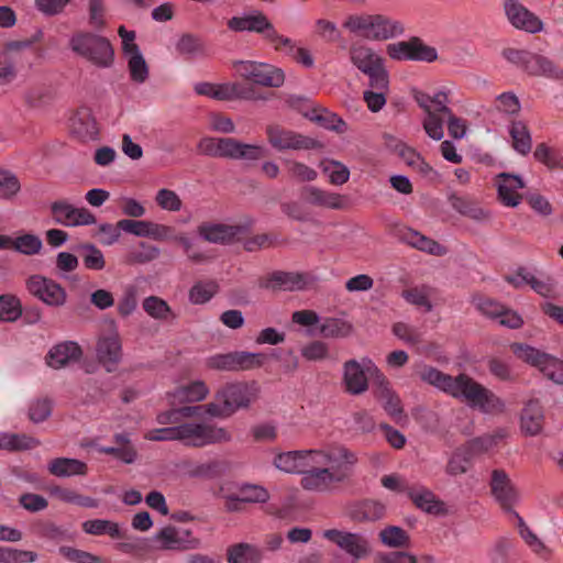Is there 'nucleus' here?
Here are the masks:
<instances>
[{
  "instance_id": "0eeeda50",
  "label": "nucleus",
  "mask_w": 563,
  "mask_h": 563,
  "mask_svg": "<svg viewBox=\"0 0 563 563\" xmlns=\"http://www.w3.org/2000/svg\"><path fill=\"white\" fill-rule=\"evenodd\" d=\"M268 355L262 352L235 351L214 354L206 358V366L210 369L239 372L262 367Z\"/></svg>"
},
{
  "instance_id": "b1692460",
  "label": "nucleus",
  "mask_w": 563,
  "mask_h": 563,
  "mask_svg": "<svg viewBox=\"0 0 563 563\" xmlns=\"http://www.w3.org/2000/svg\"><path fill=\"white\" fill-rule=\"evenodd\" d=\"M210 389L203 380H194L166 394L169 409L183 408L185 404L199 402L207 398Z\"/></svg>"
},
{
  "instance_id": "dca6fc26",
  "label": "nucleus",
  "mask_w": 563,
  "mask_h": 563,
  "mask_svg": "<svg viewBox=\"0 0 563 563\" xmlns=\"http://www.w3.org/2000/svg\"><path fill=\"white\" fill-rule=\"evenodd\" d=\"M228 27L235 32L249 31L260 33L272 45H274L276 41L283 42L282 34L276 31L275 26L262 12L244 16H233L229 20ZM284 43L288 42L284 40Z\"/></svg>"
},
{
  "instance_id": "a18cd8bd",
  "label": "nucleus",
  "mask_w": 563,
  "mask_h": 563,
  "mask_svg": "<svg viewBox=\"0 0 563 563\" xmlns=\"http://www.w3.org/2000/svg\"><path fill=\"white\" fill-rule=\"evenodd\" d=\"M509 134L512 140V147L517 153L527 155L531 152L532 137L525 122L512 121L509 126Z\"/></svg>"
},
{
  "instance_id": "f257e3e1",
  "label": "nucleus",
  "mask_w": 563,
  "mask_h": 563,
  "mask_svg": "<svg viewBox=\"0 0 563 563\" xmlns=\"http://www.w3.org/2000/svg\"><path fill=\"white\" fill-rule=\"evenodd\" d=\"M261 387L257 382L235 380L217 389L214 400L206 405L159 411L156 422L165 426L145 432L144 439L153 442L177 441L189 448H205L232 441V433L224 427L209 422L185 421L206 413L225 419L241 410H249L257 401Z\"/></svg>"
},
{
  "instance_id": "338daca9",
  "label": "nucleus",
  "mask_w": 563,
  "mask_h": 563,
  "mask_svg": "<svg viewBox=\"0 0 563 563\" xmlns=\"http://www.w3.org/2000/svg\"><path fill=\"white\" fill-rule=\"evenodd\" d=\"M22 313L20 300L12 295L0 296V320L13 322Z\"/></svg>"
},
{
  "instance_id": "13d9d810",
  "label": "nucleus",
  "mask_w": 563,
  "mask_h": 563,
  "mask_svg": "<svg viewBox=\"0 0 563 563\" xmlns=\"http://www.w3.org/2000/svg\"><path fill=\"white\" fill-rule=\"evenodd\" d=\"M533 157L537 162L545 165L551 169L563 166V155L561 152L545 143H540L537 145L533 152Z\"/></svg>"
},
{
  "instance_id": "2eb2a0df",
  "label": "nucleus",
  "mask_w": 563,
  "mask_h": 563,
  "mask_svg": "<svg viewBox=\"0 0 563 563\" xmlns=\"http://www.w3.org/2000/svg\"><path fill=\"white\" fill-rule=\"evenodd\" d=\"M472 303L483 316L497 320L503 327L519 329L523 324L520 314L493 298L477 294L473 296Z\"/></svg>"
},
{
  "instance_id": "f03ea898",
  "label": "nucleus",
  "mask_w": 563,
  "mask_h": 563,
  "mask_svg": "<svg viewBox=\"0 0 563 563\" xmlns=\"http://www.w3.org/2000/svg\"><path fill=\"white\" fill-rule=\"evenodd\" d=\"M419 377L482 413L498 415L506 409V404L499 396L467 374L462 373L453 377L435 367L423 365L419 371Z\"/></svg>"
},
{
  "instance_id": "7ed1b4c3",
  "label": "nucleus",
  "mask_w": 563,
  "mask_h": 563,
  "mask_svg": "<svg viewBox=\"0 0 563 563\" xmlns=\"http://www.w3.org/2000/svg\"><path fill=\"white\" fill-rule=\"evenodd\" d=\"M342 26L350 33L371 41H387L405 32L400 21L384 14H351L344 20Z\"/></svg>"
},
{
  "instance_id": "aec40b11",
  "label": "nucleus",
  "mask_w": 563,
  "mask_h": 563,
  "mask_svg": "<svg viewBox=\"0 0 563 563\" xmlns=\"http://www.w3.org/2000/svg\"><path fill=\"white\" fill-rule=\"evenodd\" d=\"M368 361L372 360L364 357L361 362L350 360L344 363L343 384L349 394L361 395L368 389V378L372 379L366 364Z\"/></svg>"
},
{
  "instance_id": "9b49d317",
  "label": "nucleus",
  "mask_w": 563,
  "mask_h": 563,
  "mask_svg": "<svg viewBox=\"0 0 563 563\" xmlns=\"http://www.w3.org/2000/svg\"><path fill=\"white\" fill-rule=\"evenodd\" d=\"M386 52L395 60H415L432 63L438 59L434 47L427 45L420 37L412 36L408 41L390 43Z\"/></svg>"
},
{
  "instance_id": "4be33fe9",
  "label": "nucleus",
  "mask_w": 563,
  "mask_h": 563,
  "mask_svg": "<svg viewBox=\"0 0 563 563\" xmlns=\"http://www.w3.org/2000/svg\"><path fill=\"white\" fill-rule=\"evenodd\" d=\"M490 490L495 500L506 511H512L518 501V493L504 470H494L490 477Z\"/></svg>"
},
{
  "instance_id": "2f4dec72",
  "label": "nucleus",
  "mask_w": 563,
  "mask_h": 563,
  "mask_svg": "<svg viewBox=\"0 0 563 563\" xmlns=\"http://www.w3.org/2000/svg\"><path fill=\"white\" fill-rule=\"evenodd\" d=\"M47 470L56 477L85 476L88 473V465L77 459L56 457L49 461Z\"/></svg>"
},
{
  "instance_id": "bb28decb",
  "label": "nucleus",
  "mask_w": 563,
  "mask_h": 563,
  "mask_svg": "<svg viewBox=\"0 0 563 563\" xmlns=\"http://www.w3.org/2000/svg\"><path fill=\"white\" fill-rule=\"evenodd\" d=\"M301 196L307 203L316 207L340 210L346 205V200L342 195L330 192L316 186L303 187Z\"/></svg>"
},
{
  "instance_id": "680f3d73",
  "label": "nucleus",
  "mask_w": 563,
  "mask_h": 563,
  "mask_svg": "<svg viewBox=\"0 0 563 563\" xmlns=\"http://www.w3.org/2000/svg\"><path fill=\"white\" fill-rule=\"evenodd\" d=\"M84 266L90 271H102L106 267L104 255L95 244L86 243L80 246Z\"/></svg>"
},
{
  "instance_id": "79ce46f5",
  "label": "nucleus",
  "mask_w": 563,
  "mask_h": 563,
  "mask_svg": "<svg viewBox=\"0 0 563 563\" xmlns=\"http://www.w3.org/2000/svg\"><path fill=\"white\" fill-rule=\"evenodd\" d=\"M219 289L220 286L214 279L198 280L190 287L188 300L192 305H205L219 292Z\"/></svg>"
},
{
  "instance_id": "0e129e2a",
  "label": "nucleus",
  "mask_w": 563,
  "mask_h": 563,
  "mask_svg": "<svg viewBox=\"0 0 563 563\" xmlns=\"http://www.w3.org/2000/svg\"><path fill=\"white\" fill-rule=\"evenodd\" d=\"M137 288L135 285H126L118 301L117 311L120 317H130L137 308Z\"/></svg>"
},
{
  "instance_id": "ea45409f",
  "label": "nucleus",
  "mask_w": 563,
  "mask_h": 563,
  "mask_svg": "<svg viewBox=\"0 0 563 563\" xmlns=\"http://www.w3.org/2000/svg\"><path fill=\"white\" fill-rule=\"evenodd\" d=\"M142 308L148 317L162 322L173 321L176 318L168 302L158 296H148L143 299Z\"/></svg>"
},
{
  "instance_id": "393cba45",
  "label": "nucleus",
  "mask_w": 563,
  "mask_h": 563,
  "mask_svg": "<svg viewBox=\"0 0 563 563\" xmlns=\"http://www.w3.org/2000/svg\"><path fill=\"white\" fill-rule=\"evenodd\" d=\"M246 230L247 225L205 222L198 227V234L210 243L227 244L246 232Z\"/></svg>"
},
{
  "instance_id": "f8f14e48",
  "label": "nucleus",
  "mask_w": 563,
  "mask_h": 563,
  "mask_svg": "<svg viewBox=\"0 0 563 563\" xmlns=\"http://www.w3.org/2000/svg\"><path fill=\"white\" fill-rule=\"evenodd\" d=\"M322 537L344 551L352 559V563L366 559L372 552L369 541L360 533L328 529L322 532Z\"/></svg>"
},
{
  "instance_id": "c03bdc74",
  "label": "nucleus",
  "mask_w": 563,
  "mask_h": 563,
  "mask_svg": "<svg viewBox=\"0 0 563 563\" xmlns=\"http://www.w3.org/2000/svg\"><path fill=\"white\" fill-rule=\"evenodd\" d=\"M161 255V250L146 242H139L136 246L132 247L125 254V263L129 265H144L157 260Z\"/></svg>"
},
{
  "instance_id": "69168bd1",
  "label": "nucleus",
  "mask_w": 563,
  "mask_h": 563,
  "mask_svg": "<svg viewBox=\"0 0 563 563\" xmlns=\"http://www.w3.org/2000/svg\"><path fill=\"white\" fill-rule=\"evenodd\" d=\"M236 493L244 504H264L269 499L267 489L260 485L244 484Z\"/></svg>"
},
{
  "instance_id": "39448f33",
  "label": "nucleus",
  "mask_w": 563,
  "mask_h": 563,
  "mask_svg": "<svg viewBox=\"0 0 563 563\" xmlns=\"http://www.w3.org/2000/svg\"><path fill=\"white\" fill-rule=\"evenodd\" d=\"M510 349L518 358L537 367L550 380L563 385V362L561 360L523 343H514Z\"/></svg>"
},
{
  "instance_id": "4c0bfd02",
  "label": "nucleus",
  "mask_w": 563,
  "mask_h": 563,
  "mask_svg": "<svg viewBox=\"0 0 563 563\" xmlns=\"http://www.w3.org/2000/svg\"><path fill=\"white\" fill-rule=\"evenodd\" d=\"M30 532L40 539L62 542L68 538L67 531L48 519H35L30 525Z\"/></svg>"
},
{
  "instance_id": "6e6d98bb",
  "label": "nucleus",
  "mask_w": 563,
  "mask_h": 563,
  "mask_svg": "<svg viewBox=\"0 0 563 563\" xmlns=\"http://www.w3.org/2000/svg\"><path fill=\"white\" fill-rule=\"evenodd\" d=\"M379 540L388 548H406L410 544L407 531L397 526H388L380 530Z\"/></svg>"
},
{
  "instance_id": "6ab92c4d",
  "label": "nucleus",
  "mask_w": 563,
  "mask_h": 563,
  "mask_svg": "<svg viewBox=\"0 0 563 563\" xmlns=\"http://www.w3.org/2000/svg\"><path fill=\"white\" fill-rule=\"evenodd\" d=\"M96 356L108 372L117 368L122 358V343L117 330L112 329L99 335L96 344Z\"/></svg>"
},
{
  "instance_id": "c85d7f7f",
  "label": "nucleus",
  "mask_w": 563,
  "mask_h": 563,
  "mask_svg": "<svg viewBox=\"0 0 563 563\" xmlns=\"http://www.w3.org/2000/svg\"><path fill=\"white\" fill-rule=\"evenodd\" d=\"M236 140L233 137H202L197 145L200 154L233 159L236 148Z\"/></svg>"
},
{
  "instance_id": "c756f323",
  "label": "nucleus",
  "mask_w": 563,
  "mask_h": 563,
  "mask_svg": "<svg viewBox=\"0 0 563 563\" xmlns=\"http://www.w3.org/2000/svg\"><path fill=\"white\" fill-rule=\"evenodd\" d=\"M544 410L541 402L537 399L529 400L520 416V427L525 434L537 435L543 429Z\"/></svg>"
},
{
  "instance_id": "49530a36",
  "label": "nucleus",
  "mask_w": 563,
  "mask_h": 563,
  "mask_svg": "<svg viewBox=\"0 0 563 563\" xmlns=\"http://www.w3.org/2000/svg\"><path fill=\"white\" fill-rule=\"evenodd\" d=\"M40 445V441L33 437L18 433H0V450L24 451Z\"/></svg>"
},
{
  "instance_id": "4d7b16f0",
  "label": "nucleus",
  "mask_w": 563,
  "mask_h": 563,
  "mask_svg": "<svg viewBox=\"0 0 563 563\" xmlns=\"http://www.w3.org/2000/svg\"><path fill=\"white\" fill-rule=\"evenodd\" d=\"M352 330L350 322L339 318H327L320 325V334L324 338H346Z\"/></svg>"
},
{
  "instance_id": "e2e57ef3",
  "label": "nucleus",
  "mask_w": 563,
  "mask_h": 563,
  "mask_svg": "<svg viewBox=\"0 0 563 563\" xmlns=\"http://www.w3.org/2000/svg\"><path fill=\"white\" fill-rule=\"evenodd\" d=\"M194 90L199 96H206L208 98L218 100V101H229V91L228 82L225 84H212L208 81L197 82L194 86Z\"/></svg>"
},
{
  "instance_id": "20e7f679",
  "label": "nucleus",
  "mask_w": 563,
  "mask_h": 563,
  "mask_svg": "<svg viewBox=\"0 0 563 563\" xmlns=\"http://www.w3.org/2000/svg\"><path fill=\"white\" fill-rule=\"evenodd\" d=\"M69 48L98 68H110L114 63V49L110 41L92 32H75L69 38Z\"/></svg>"
},
{
  "instance_id": "1a4fd4ad",
  "label": "nucleus",
  "mask_w": 563,
  "mask_h": 563,
  "mask_svg": "<svg viewBox=\"0 0 563 563\" xmlns=\"http://www.w3.org/2000/svg\"><path fill=\"white\" fill-rule=\"evenodd\" d=\"M351 63L373 81L374 86L382 88L388 71L384 59L365 44H353L350 47Z\"/></svg>"
},
{
  "instance_id": "8fccbe9b",
  "label": "nucleus",
  "mask_w": 563,
  "mask_h": 563,
  "mask_svg": "<svg viewBox=\"0 0 563 563\" xmlns=\"http://www.w3.org/2000/svg\"><path fill=\"white\" fill-rule=\"evenodd\" d=\"M382 88L374 86L373 81L368 80L369 88L363 92L364 101L372 112H378L383 109L387 101V93L389 91V76H385Z\"/></svg>"
},
{
  "instance_id": "7c9ffc66",
  "label": "nucleus",
  "mask_w": 563,
  "mask_h": 563,
  "mask_svg": "<svg viewBox=\"0 0 563 563\" xmlns=\"http://www.w3.org/2000/svg\"><path fill=\"white\" fill-rule=\"evenodd\" d=\"M522 67L533 76H544L552 79L563 78V69L542 55L529 53Z\"/></svg>"
},
{
  "instance_id": "58836bf2",
  "label": "nucleus",
  "mask_w": 563,
  "mask_h": 563,
  "mask_svg": "<svg viewBox=\"0 0 563 563\" xmlns=\"http://www.w3.org/2000/svg\"><path fill=\"white\" fill-rule=\"evenodd\" d=\"M401 239L411 245L412 247H416L422 252L432 254V255H444L446 253V250L444 246L435 242L434 240L427 238L419 233L418 231H415L412 229H407L402 232Z\"/></svg>"
},
{
  "instance_id": "f3484780",
  "label": "nucleus",
  "mask_w": 563,
  "mask_h": 563,
  "mask_svg": "<svg viewBox=\"0 0 563 563\" xmlns=\"http://www.w3.org/2000/svg\"><path fill=\"white\" fill-rule=\"evenodd\" d=\"M29 292L52 307H60L66 302V290L55 280L41 275H33L26 280Z\"/></svg>"
},
{
  "instance_id": "864d4df0",
  "label": "nucleus",
  "mask_w": 563,
  "mask_h": 563,
  "mask_svg": "<svg viewBox=\"0 0 563 563\" xmlns=\"http://www.w3.org/2000/svg\"><path fill=\"white\" fill-rule=\"evenodd\" d=\"M71 126L74 132L82 137H92L98 132L96 121L88 109L76 112L71 119Z\"/></svg>"
},
{
  "instance_id": "4468645a",
  "label": "nucleus",
  "mask_w": 563,
  "mask_h": 563,
  "mask_svg": "<svg viewBox=\"0 0 563 563\" xmlns=\"http://www.w3.org/2000/svg\"><path fill=\"white\" fill-rule=\"evenodd\" d=\"M51 217L63 227H84L97 222L95 214L84 207H76L66 199H58L49 206Z\"/></svg>"
},
{
  "instance_id": "f704fd0d",
  "label": "nucleus",
  "mask_w": 563,
  "mask_h": 563,
  "mask_svg": "<svg viewBox=\"0 0 563 563\" xmlns=\"http://www.w3.org/2000/svg\"><path fill=\"white\" fill-rule=\"evenodd\" d=\"M407 496L422 511L428 514H438L440 511V503L435 495L426 486L411 484Z\"/></svg>"
},
{
  "instance_id": "cd10ccee",
  "label": "nucleus",
  "mask_w": 563,
  "mask_h": 563,
  "mask_svg": "<svg viewBox=\"0 0 563 563\" xmlns=\"http://www.w3.org/2000/svg\"><path fill=\"white\" fill-rule=\"evenodd\" d=\"M339 483L328 467L303 471L300 479L303 489L317 493L330 492Z\"/></svg>"
},
{
  "instance_id": "5fc2aeb1",
  "label": "nucleus",
  "mask_w": 563,
  "mask_h": 563,
  "mask_svg": "<svg viewBox=\"0 0 563 563\" xmlns=\"http://www.w3.org/2000/svg\"><path fill=\"white\" fill-rule=\"evenodd\" d=\"M432 288L427 285L416 286L409 289H405L401 297L409 303L423 308L424 311L429 312L433 306L430 301Z\"/></svg>"
},
{
  "instance_id": "e433bc0d",
  "label": "nucleus",
  "mask_w": 563,
  "mask_h": 563,
  "mask_svg": "<svg viewBox=\"0 0 563 563\" xmlns=\"http://www.w3.org/2000/svg\"><path fill=\"white\" fill-rule=\"evenodd\" d=\"M385 516V506L375 500H363L350 508V517L357 522L376 521Z\"/></svg>"
},
{
  "instance_id": "a19ab883",
  "label": "nucleus",
  "mask_w": 563,
  "mask_h": 563,
  "mask_svg": "<svg viewBox=\"0 0 563 563\" xmlns=\"http://www.w3.org/2000/svg\"><path fill=\"white\" fill-rule=\"evenodd\" d=\"M450 203L452 208L462 216L482 221L489 218V212L484 210L479 205L467 196L451 195Z\"/></svg>"
},
{
  "instance_id": "de8ad7c7",
  "label": "nucleus",
  "mask_w": 563,
  "mask_h": 563,
  "mask_svg": "<svg viewBox=\"0 0 563 563\" xmlns=\"http://www.w3.org/2000/svg\"><path fill=\"white\" fill-rule=\"evenodd\" d=\"M473 454L465 445L457 448L450 456L445 466V472L450 476L465 474L472 465Z\"/></svg>"
},
{
  "instance_id": "09e8293b",
  "label": "nucleus",
  "mask_w": 563,
  "mask_h": 563,
  "mask_svg": "<svg viewBox=\"0 0 563 563\" xmlns=\"http://www.w3.org/2000/svg\"><path fill=\"white\" fill-rule=\"evenodd\" d=\"M49 493L52 496L56 497L58 500L67 504L78 505L84 508H96L98 507V500L78 494L76 490L70 488H65L62 486H53L49 488Z\"/></svg>"
},
{
  "instance_id": "423d86ee",
  "label": "nucleus",
  "mask_w": 563,
  "mask_h": 563,
  "mask_svg": "<svg viewBox=\"0 0 563 563\" xmlns=\"http://www.w3.org/2000/svg\"><path fill=\"white\" fill-rule=\"evenodd\" d=\"M366 364L372 377L374 396L382 401L384 410L395 422L405 420L406 415L401 400L391 388L387 377L373 361H368Z\"/></svg>"
},
{
  "instance_id": "5701e85b",
  "label": "nucleus",
  "mask_w": 563,
  "mask_h": 563,
  "mask_svg": "<svg viewBox=\"0 0 563 563\" xmlns=\"http://www.w3.org/2000/svg\"><path fill=\"white\" fill-rule=\"evenodd\" d=\"M495 185L498 199L504 206L515 208L520 205L522 195L519 190L523 189L526 184L519 175L500 173L496 176Z\"/></svg>"
},
{
  "instance_id": "6e6552de",
  "label": "nucleus",
  "mask_w": 563,
  "mask_h": 563,
  "mask_svg": "<svg viewBox=\"0 0 563 563\" xmlns=\"http://www.w3.org/2000/svg\"><path fill=\"white\" fill-rule=\"evenodd\" d=\"M233 66L239 76L262 87L279 88L285 82L284 70L271 64L238 60Z\"/></svg>"
},
{
  "instance_id": "412c9836",
  "label": "nucleus",
  "mask_w": 563,
  "mask_h": 563,
  "mask_svg": "<svg viewBox=\"0 0 563 563\" xmlns=\"http://www.w3.org/2000/svg\"><path fill=\"white\" fill-rule=\"evenodd\" d=\"M327 464H330L331 473L336 477V482H345L352 474L357 456L354 452L343 445H334L327 449Z\"/></svg>"
},
{
  "instance_id": "052dcab7",
  "label": "nucleus",
  "mask_w": 563,
  "mask_h": 563,
  "mask_svg": "<svg viewBox=\"0 0 563 563\" xmlns=\"http://www.w3.org/2000/svg\"><path fill=\"white\" fill-rule=\"evenodd\" d=\"M274 465L286 473H300L305 471V464L301 463L300 451H289L280 453L274 459Z\"/></svg>"
},
{
  "instance_id": "bf43d9fd",
  "label": "nucleus",
  "mask_w": 563,
  "mask_h": 563,
  "mask_svg": "<svg viewBox=\"0 0 563 563\" xmlns=\"http://www.w3.org/2000/svg\"><path fill=\"white\" fill-rule=\"evenodd\" d=\"M113 441L117 444L115 459L125 464H132L136 461L137 451L132 444L128 433H115Z\"/></svg>"
},
{
  "instance_id": "c9c22d12",
  "label": "nucleus",
  "mask_w": 563,
  "mask_h": 563,
  "mask_svg": "<svg viewBox=\"0 0 563 563\" xmlns=\"http://www.w3.org/2000/svg\"><path fill=\"white\" fill-rule=\"evenodd\" d=\"M282 38L288 43L276 41L273 45L275 51L286 54L305 68H312L314 66V58L308 48L297 46L296 42L290 37L282 35Z\"/></svg>"
},
{
  "instance_id": "603ef678",
  "label": "nucleus",
  "mask_w": 563,
  "mask_h": 563,
  "mask_svg": "<svg viewBox=\"0 0 563 563\" xmlns=\"http://www.w3.org/2000/svg\"><path fill=\"white\" fill-rule=\"evenodd\" d=\"M130 78L135 84H144L150 76V69L141 51L125 55Z\"/></svg>"
},
{
  "instance_id": "37998d69",
  "label": "nucleus",
  "mask_w": 563,
  "mask_h": 563,
  "mask_svg": "<svg viewBox=\"0 0 563 563\" xmlns=\"http://www.w3.org/2000/svg\"><path fill=\"white\" fill-rule=\"evenodd\" d=\"M508 432L505 428H498L492 433H486L481 437L474 438L466 443L473 455L488 452L496 448L506 437Z\"/></svg>"
},
{
  "instance_id": "a211bd4d",
  "label": "nucleus",
  "mask_w": 563,
  "mask_h": 563,
  "mask_svg": "<svg viewBox=\"0 0 563 563\" xmlns=\"http://www.w3.org/2000/svg\"><path fill=\"white\" fill-rule=\"evenodd\" d=\"M503 7L508 22L515 29L531 34L543 30L542 21L519 0H504Z\"/></svg>"
},
{
  "instance_id": "774afa93",
  "label": "nucleus",
  "mask_w": 563,
  "mask_h": 563,
  "mask_svg": "<svg viewBox=\"0 0 563 563\" xmlns=\"http://www.w3.org/2000/svg\"><path fill=\"white\" fill-rule=\"evenodd\" d=\"M42 246V240L37 235L31 233H25L13 240V249L24 255L38 254Z\"/></svg>"
},
{
  "instance_id": "a878e982",
  "label": "nucleus",
  "mask_w": 563,
  "mask_h": 563,
  "mask_svg": "<svg viewBox=\"0 0 563 563\" xmlns=\"http://www.w3.org/2000/svg\"><path fill=\"white\" fill-rule=\"evenodd\" d=\"M81 355L82 350L76 342L65 341L52 346L45 360L49 367L59 369L79 361Z\"/></svg>"
},
{
  "instance_id": "72a5a7b5",
  "label": "nucleus",
  "mask_w": 563,
  "mask_h": 563,
  "mask_svg": "<svg viewBox=\"0 0 563 563\" xmlns=\"http://www.w3.org/2000/svg\"><path fill=\"white\" fill-rule=\"evenodd\" d=\"M415 100L424 112L434 111L439 115L450 114L451 109L448 107L449 96L445 91H437L432 96L422 91L415 93Z\"/></svg>"
},
{
  "instance_id": "ddd939ff",
  "label": "nucleus",
  "mask_w": 563,
  "mask_h": 563,
  "mask_svg": "<svg viewBox=\"0 0 563 563\" xmlns=\"http://www.w3.org/2000/svg\"><path fill=\"white\" fill-rule=\"evenodd\" d=\"M266 135L271 146L279 152L312 150L319 146V142L278 124L266 126Z\"/></svg>"
},
{
  "instance_id": "3c124183",
  "label": "nucleus",
  "mask_w": 563,
  "mask_h": 563,
  "mask_svg": "<svg viewBox=\"0 0 563 563\" xmlns=\"http://www.w3.org/2000/svg\"><path fill=\"white\" fill-rule=\"evenodd\" d=\"M261 552L249 543H238L228 549L229 563H260Z\"/></svg>"
},
{
  "instance_id": "473e14b6",
  "label": "nucleus",
  "mask_w": 563,
  "mask_h": 563,
  "mask_svg": "<svg viewBox=\"0 0 563 563\" xmlns=\"http://www.w3.org/2000/svg\"><path fill=\"white\" fill-rule=\"evenodd\" d=\"M308 284V275L299 273L275 272L265 283L266 288L297 290L303 289Z\"/></svg>"
},
{
  "instance_id": "9d476101",
  "label": "nucleus",
  "mask_w": 563,
  "mask_h": 563,
  "mask_svg": "<svg viewBox=\"0 0 563 563\" xmlns=\"http://www.w3.org/2000/svg\"><path fill=\"white\" fill-rule=\"evenodd\" d=\"M152 540L155 548L162 551L185 552L196 550L200 545L199 539L194 537L191 530L173 525L159 529Z\"/></svg>"
}]
</instances>
